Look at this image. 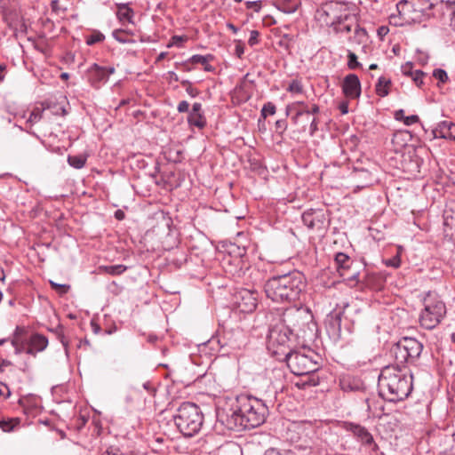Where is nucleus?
<instances>
[{"label": "nucleus", "instance_id": "1", "mask_svg": "<svg viewBox=\"0 0 455 455\" xmlns=\"http://www.w3.org/2000/svg\"><path fill=\"white\" fill-rule=\"evenodd\" d=\"M306 287L303 275L299 271L275 275L264 285L268 299L276 303H291L299 299Z\"/></svg>", "mask_w": 455, "mask_h": 455}, {"label": "nucleus", "instance_id": "2", "mask_svg": "<svg viewBox=\"0 0 455 455\" xmlns=\"http://www.w3.org/2000/svg\"><path fill=\"white\" fill-rule=\"evenodd\" d=\"M378 387L384 399L393 403L403 401L412 390V376L403 372L399 365H388L381 370Z\"/></svg>", "mask_w": 455, "mask_h": 455}, {"label": "nucleus", "instance_id": "3", "mask_svg": "<svg viewBox=\"0 0 455 455\" xmlns=\"http://www.w3.org/2000/svg\"><path fill=\"white\" fill-rule=\"evenodd\" d=\"M236 402V408L231 415L234 425H229V428L251 429L265 422L268 407L261 399L242 395L237 396Z\"/></svg>", "mask_w": 455, "mask_h": 455}, {"label": "nucleus", "instance_id": "4", "mask_svg": "<svg viewBox=\"0 0 455 455\" xmlns=\"http://www.w3.org/2000/svg\"><path fill=\"white\" fill-rule=\"evenodd\" d=\"M319 27L341 26V28H359L356 9L355 6L342 2H328L321 5L315 14Z\"/></svg>", "mask_w": 455, "mask_h": 455}, {"label": "nucleus", "instance_id": "5", "mask_svg": "<svg viewBox=\"0 0 455 455\" xmlns=\"http://www.w3.org/2000/svg\"><path fill=\"white\" fill-rule=\"evenodd\" d=\"M280 323L297 339L303 341H312L317 336V324L314 321L311 310L307 307L286 308Z\"/></svg>", "mask_w": 455, "mask_h": 455}, {"label": "nucleus", "instance_id": "6", "mask_svg": "<svg viewBox=\"0 0 455 455\" xmlns=\"http://www.w3.org/2000/svg\"><path fill=\"white\" fill-rule=\"evenodd\" d=\"M319 355L310 348L303 347L299 350H292L283 362H286L291 371L295 375H309L301 382V387H315L319 384V379L313 375L318 369Z\"/></svg>", "mask_w": 455, "mask_h": 455}, {"label": "nucleus", "instance_id": "7", "mask_svg": "<svg viewBox=\"0 0 455 455\" xmlns=\"http://www.w3.org/2000/svg\"><path fill=\"white\" fill-rule=\"evenodd\" d=\"M174 424L179 431L187 437L197 434L204 422V415L196 403L186 402L180 404L173 416Z\"/></svg>", "mask_w": 455, "mask_h": 455}, {"label": "nucleus", "instance_id": "8", "mask_svg": "<svg viewBox=\"0 0 455 455\" xmlns=\"http://www.w3.org/2000/svg\"><path fill=\"white\" fill-rule=\"evenodd\" d=\"M423 309L419 317V324L427 330L435 329L446 315V306L440 297L428 291L423 298Z\"/></svg>", "mask_w": 455, "mask_h": 455}, {"label": "nucleus", "instance_id": "9", "mask_svg": "<svg viewBox=\"0 0 455 455\" xmlns=\"http://www.w3.org/2000/svg\"><path fill=\"white\" fill-rule=\"evenodd\" d=\"M293 334L288 331L281 323L273 325L267 334V347L269 353L283 362L292 351L291 337Z\"/></svg>", "mask_w": 455, "mask_h": 455}, {"label": "nucleus", "instance_id": "10", "mask_svg": "<svg viewBox=\"0 0 455 455\" xmlns=\"http://www.w3.org/2000/svg\"><path fill=\"white\" fill-rule=\"evenodd\" d=\"M423 345L419 340L411 337L400 339L392 348V354L399 366L414 363L421 355Z\"/></svg>", "mask_w": 455, "mask_h": 455}, {"label": "nucleus", "instance_id": "11", "mask_svg": "<svg viewBox=\"0 0 455 455\" xmlns=\"http://www.w3.org/2000/svg\"><path fill=\"white\" fill-rule=\"evenodd\" d=\"M398 16H392L390 23L393 26H411L421 17V12L417 9V4L412 0H401L396 4Z\"/></svg>", "mask_w": 455, "mask_h": 455}, {"label": "nucleus", "instance_id": "12", "mask_svg": "<svg viewBox=\"0 0 455 455\" xmlns=\"http://www.w3.org/2000/svg\"><path fill=\"white\" fill-rule=\"evenodd\" d=\"M20 328L17 327L14 334V338L12 339V345L14 347L15 354L25 352L28 355L35 356L36 353L44 350L48 345V339L45 336L41 334H35L31 337L29 343L27 347H24L20 344L18 339V332Z\"/></svg>", "mask_w": 455, "mask_h": 455}, {"label": "nucleus", "instance_id": "13", "mask_svg": "<svg viewBox=\"0 0 455 455\" xmlns=\"http://www.w3.org/2000/svg\"><path fill=\"white\" fill-rule=\"evenodd\" d=\"M234 305L242 313L253 312L258 305V292L249 289L236 291L234 294Z\"/></svg>", "mask_w": 455, "mask_h": 455}, {"label": "nucleus", "instance_id": "14", "mask_svg": "<svg viewBox=\"0 0 455 455\" xmlns=\"http://www.w3.org/2000/svg\"><path fill=\"white\" fill-rule=\"evenodd\" d=\"M302 221L308 229L323 230L325 228V214L322 210L310 209L302 214Z\"/></svg>", "mask_w": 455, "mask_h": 455}, {"label": "nucleus", "instance_id": "15", "mask_svg": "<svg viewBox=\"0 0 455 455\" xmlns=\"http://www.w3.org/2000/svg\"><path fill=\"white\" fill-rule=\"evenodd\" d=\"M342 92L348 99H357L361 95V83L355 74L347 75L342 82Z\"/></svg>", "mask_w": 455, "mask_h": 455}, {"label": "nucleus", "instance_id": "16", "mask_svg": "<svg viewBox=\"0 0 455 455\" xmlns=\"http://www.w3.org/2000/svg\"><path fill=\"white\" fill-rule=\"evenodd\" d=\"M343 315L344 312L341 309H334L327 315L325 326L330 335L339 337Z\"/></svg>", "mask_w": 455, "mask_h": 455}, {"label": "nucleus", "instance_id": "17", "mask_svg": "<svg viewBox=\"0 0 455 455\" xmlns=\"http://www.w3.org/2000/svg\"><path fill=\"white\" fill-rule=\"evenodd\" d=\"M435 139L455 140V124L451 121H443L432 130Z\"/></svg>", "mask_w": 455, "mask_h": 455}, {"label": "nucleus", "instance_id": "18", "mask_svg": "<svg viewBox=\"0 0 455 455\" xmlns=\"http://www.w3.org/2000/svg\"><path fill=\"white\" fill-rule=\"evenodd\" d=\"M344 427L346 430L353 433V435L356 436L363 443H373V437L371 434L364 427L352 422H346Z\"/></svg>", "mask_w": 455, "mask_h": 455}, {"label": "nucleus", "instance_id": "19", "mask_svg": "<svg viewBox=\"0 0 455 455\" xmlns=\"http://www.w3.org/2000/svg\"><path fill=\"white\" fill-rule=\"evenodd\" d=\"M320 108L318 105L314 104L311 108V109H308L307 108H304L303 109H296V113L291 116V122L294 125L299 127V132H306L307 131V125L306 124H302V118L304 116H307L308 119V116L310 115L317 114L319 113Z\"/></svg>", "mask_w": 455, "mask_h": 455}, {"label": "nucleus", "instance_id": "20", "mask_svg": "<svg viewBox=\"0 0 455 455\" xmlns=\"http://www.w3.org/2000/svg\"><path fill=\"white\" fill-rule=\"evenodd\" d=\"M116 7V16L123 26L136 25L134 12L128 4H118Z\"/></svg>", "mask_w": 455, "mask_h": 455}, {"label": "nucleus", "instance_id": "21", "mask_svg": "<svg viewBox=\"0 0 455 455\" xmlns=\"http://www.w3.org/2000/svg\"><path fill=\"white\" fill-rule=\"evenodd\" d=\"M334 262L339 275H346L347 270H352V266L355 265V261L343 252L335 255Z\"/></svg>", "mask_w": 455, "mask_h": 455}, {"label": "nucleus", "instance_id": "22", "mask_svg": "<svg viewBox=\"0 0 455 455\" xmlns=\"http://www.w3.org/2000/svg\"><path fill=\"white\" fill-rule=\"evenodd\" d=\"M90 79L92 83L97 84L106 82L108 80V70L106 68L93 64L89 69Z\"/></svg>", "mask_w": 455, "mask_h": 455}, {"label": "nucleus", "instance_id": "23", "mask_svg": "<svg viewBox=\"0 0 455 455\" xmlns=\"http://www.w3.org/2000/svg\"><path fill=\"white\" fill-rule=\"evenodd\" d=\"M112 36L121 44H133L137 42L134 34L131 33L130 30H113Z\"/></svg>", "mask_w": 455, "mask_h": 455}, {"label": "nucleus", "instance_id": "24", "mask_svg": "<svg viewBox=\"0 0 455 455\" xmlns=\"http://www.w3.org/2000/svg\"><path fill=\"white\" fill-rule=\"evenodd\" d=\"M213 60V56L211 55V54H208V55H199V54H195L193 55L189 60L188 61L193 63V64H201L204 66V69L207 72H212L214 70V68L209 64V61L210 60Z\"/></svg>", "mask_w": 455, "mask_h": 455}, {"label": "nucleus", "instance_id": "25", "mask_svg": "<svg viewBox=\"0 0 455 455\" xmlns=\"http://www.w3.org/2000/svg\"><path fill=\"white\" fill-rule=\"evenodd\" d=\"M391 80L385 76H380L376 84L375 91L379 97H386L389 93Z\"/></svg>", "mask_w": 455, "mask_h": 455}, {"label": "nucleus", "instance_id": "26", "mask_svg": "<svg viewBox=\"0 0 455 455\" xmlns=\"http://www.w3.org/2000/svg\"><path fill=\"white\" fill-rule=\"evenodd\" d=\"M20 420L18 418L12 419H0V428L4 432L13 431L16 427L20 425Z\"/></svg>", "mask_w": 455, "mask_h": 455}, {"label": "nucleus", "instance_id": "27", "mask_svg": "<svg viewBox=\"0 0 455 455\" xmlns=\"http://www.w3.org/2000/svg\"><path fill=\"white\" fill-rule=\"evenodd\" d=\"M188 122L190 125L203 129L206 125V120L203 114H189Z\"/></svg>", "mask_w": 455, "mask_h": 455}, {"label": "nucleus", "instance_id": "28", "mask_svg": "<svg viewBox=\"0 0 455 455\" xmlns=\"http://www.w3.org/2000/svg\"><path fill=\"white\" fill-rule=\"evenodd\" d=\"M100 269L108 275H118L123 274L126 269V266L118 264V265H110V266H103L100 267Z\"/></svg>", "mask_w": 455, "mask_h": 455}, {"label": "nucleus", "instance_id": "29", "mask_svg": "<svg viewBox=\"0 0 455 455\" xmlns=\"http://www.w3.org/2000/svg\"><path fill=\"white\" fill-rule=\"evenodd\" d=\"M86 156H68V163L70 166L76 169H81L85 165Z\"/></svg>", "mask_w": 455, "mask_h": 455}, {"label": "nucleus", "instance_id": "30", "mask_svg": "<svg viewBox=\"0 0 455 455\" xmlns=\"http://www.w3.org/2000/svg\"><path fill=\"white\" fill-rule=\"evenodd\" d=\"M341 277L345 281H347L350 283L351 285H353L352 283H358V276H359V270L356 267V264L352 266V270H347L346 275H340Z\"/></svg>", "mask_w": 455, "mask_h": 455}, {"label": "nucleus", "instance_id": "31", "mask_svg": "<svg viewBox=\"0 0 455 455\" xmlns=\"http://www.w3.org/2000/svg\"><path fill=\"white\" fill-rule=\"evenodd\" d=\"M280 4H282V8L283 12L291 13L294 12L298 6H299V1L298 0H279Z\"/></svg>", "mask_w": 455, "mask_h": 455}, {"label": "nucleus", "instance_id": "32", "mask_svg": "<svg viewBox=\"0 0 455 455\" xmlns=\"http://www.w3.org/2000/svg\"><path fill=\"white\" fill-rule=\"evenodd\" d=\"M286 90L291 93L299 94L303 92V86L299 80H292Z\"/></svg>", "mask_w": 455, "mask_h": 455}, {"label": "nucleus", "instance_id": "33", "mask_svg": "<svg viewBox=\"0 0 455 455\" xmlns=\"http://www.w3.org/2000/svg\"><path fill=\"white\" fill-rule=\"evenodd\" d=\"M347 59V67L349 69H355L361 67V63L357 60V56L353 52L348 51Z\"/></svg>", "mask_w": 455, "mask_h": 455}, {"label": "nucleus", "instance_id": "34", "mask_svg": "<svg viewBox=\"0 0 455 455\" xmlns=\"http://www.w3.org/2000/svg\"><path fill=\"white\" fill-rule=\"evenodd\" d=\"M414 3L417 4V7L422 12L426 10H431L435 4L431 0H412Z\"/></svg>", "mask_w": 455, "mask_h": 455}, {"label": "nucleus", "instance_id": "35", "mask_svg": "<svg viewBox=\"0 0 455 455\" xmlns=\"http://www.w3.org/2000/svg\"><path fill=\"white\" fill-rule=\"evenodd\" d=\"M104 38H105L104 35L101 34L100 31H98V32L86 37V44L88 45H93L97 43L103 41Z\"/></svg>", "mask_w": 455, "mask_h": 455}, {"label": "nucleus", "instance_id": "36", "mask_svg": "<svg viewBox=\"0 0 455 455\" xmlns=\"http://www.w3.org/2000/svg\"><path fill=\"white\" fill-rule=\"evenodd\" d=\"M433 76L436 78L439 82L444 84L448 81L449 77L444 69L436 68L433 72Z\"/></svg>", "mask_w": 455, "mask_h": 455}, {"label": "nucleus", "instance_id": "37", "mask_svg": "<svg viewBox=\"0 0 455 455\" xmlns=\"http://www.w3.org/2000/svg\"><path fill=\"white\" fill-rule=\"evenodd\" d=\"M275 113V106L272 102L266 103L261 109V116L266 118L268 115L272 116Z\"/></svg>", "mask_w": 455, "mask_h": 455}, {"label": "nucleus", "instance_id": "38", "mask_svg": "<svg viewBox=\"0 0 455 455\" xmlns=\"http://www.w3.org/2000/svg\"><path fill=\"white\" fill-rule=\"evenodd\" d=\"M304 108H307L304 101H297L291 105H288L286 108V116H289L291 112L296 113V109H303Z\"/></svg>", "mask_w": 455, "mask_h": 455}, {"label": "nucleus", "instance_id": "39", "mask_svg": "<svg viewBox=\"0 0 455 455\" xmlns=\"http://www.w3.org/2000/svg\"><path fill=\"white\" fill-rule=\"evenodd\" d=\"M28 40L32 41L34 47L37 49L38 51L44 52L46 50V44L44 40L42 38V36H39L38 40H35L31 38V36H28Z\"/></svg>", "mask_w": 455, "mask_h": 455}, {"label": "nucleus", "instance_id": "40", "mask_svg": "<svg viewBox=\"0 0 455 455\" xmlns=\"http://www.w3.org/2000/svg\"><path fill=\"white\" fill-rule=\"evenodd\" d=\"M424 76L425 73L422 70L417 69L414 71L413 76H411V77L418 87H421V85L423 84Z\"/></svg>", "mask_w": 455, "mask_h": 455}, {"label": "nucleus", "instance_id": "41", "mask_svg": "<svg viewBox=\"0 0 455 455\" xmlns=\"http://www.w3.org/2000/svg\"><path fill=\"white\" fill-rule=\"evenodd\" d=\"M50 284L52 289L59 291L60 294L67 293L70 289V285H68V284H60V283H57L53 281H50Z\"/></svg>", "mask_w": 455, "mask_h": 455}, {"label": "nucleus", "instance_id": "42", "mask_svg": "<svg viewBox=\"0 0 455 455\" xmlns=\"http://www.w3.org/2000/svg\"><path fill=\"white\" fill-rule=\"evenodd\" d=\"M187 38L185 36H174L172 37L171 41L167 44V47L168 48H171L172 46L181 47L182 46V43Z\"/></svg>", "mask_w": 455, "mask_h": 455}, {"label": "nucleus", "instance_id": "43", "mask_svg": "<svg viewBox=\"0 0 455 455\" xmlns=\"http://www.w3.org/2000/svg\"><path fill=\"white\" fill-rule=\"evenodd\" d=\"M385 264L387 267H392L395 268H397L401 265V259L399 253H397L395 256H394L392 259H387Z\"/></svg>", "mask_w": 455, "mask_h": 455}, {"label": "nucleus", "instance_id": "44", "mask_svg": "<svg viewBox=\"0 0 455 455\" xmlns=\"http://www.w3.org/2000/svg\"><path fill=\"white\" fill-rule=\"evenodd\" d=\"M401 71L403 76H411L415 70H413V65L411 62H407L401 67Z\"/></svg>", "mask_w": 455, "mask_h": 455}, {"label": "nucleus", "instance_id": "45", "mask_svg": "<svg viewBox=\"0 0 455 455\" xmlns=\"http://www.w3.org/2000/svg\"><path fill=\"white\" fill-rule=\"evenodd\" d=\"M42 119V111L39 109L33 110L28 119V123L35 124Z\"/></svg>", "mask_w": 455, "mask_h": 455}, {"label": "nucleus", "instance_id": "46", "mask_svg": "<svg viewBox=\"0 0 455 455\" xmlns=\"http://www.w3.org/2000/svg\"><path fill=\"white\" fill-rule=\"evenodd\" d=\"M11 395V391L7 385L0 383V397L8 398Z\"/></svg>", "mask_w": 455, "mask_h": 455}, {"label": "nucleus", "instance_id": "47", "mask_svg": "<svg viewBox=\"0 0 455 455\" xmlns=\"http://www.w3.org/2000/svg\"><path fill=\"white\" fill-rule=\"evenodd\" d=\"M419 121V118L417 115H411L409 116H405L403 123L405 125H411L415 123H418Z\"/></svg>", "mask_w": 455, "mask_h": 455}, {"label": "nucleus", "instance_id": "48", "mask_svg": "<svg viewBox=\"0 0 455 455\" xmlns=\"http://www.w3.org/2000/svg\"><path fill=\"white\" fill-rule=\"evenodd\" d=\"M318 130V119L314 117L309 125V133L311 136H313L315 132Z\"/></svg>", "mask_w": 455, "mask_h": 455}, {"label": "nucleus", "instance_id": "49", "mask_svg": "<svg viewBox=\"0 0 455 455\" xmlns=\"http://www.w3.org/2000/svg\"><path fill=\"white\" fill-rule=\"evenodd\" d=\"M258 36H259L258 30H251L250 38L248 40V43L251 46H253L258 44Z\"/></svg>", "mask_w": 455, "mask_h": 455}, {"label": "nucleus", "instance_id": "50", "mask_svg": "<svg viewBox=\"0 0 455 455\" xmlns=\"http://www.w3.org/2000/svg\"><path fill=\"white\" fill-rule=\"evenodd\" d=\"M189 108V103L187 100H182L178 104L177 110L180 113L188 112Z\"/></svg>", "mask_w": 455, "mask_h": 455}, {"label": "nucleus", "instance_id": "51", "mask_svg": "<svg viewBox=\"0 0 455 455\" xmlns=\"http://www.w3.org/2000/svg\"><path fill=\"white\" fill-rule=\"evenodd\" d=\"M235 53L238 58H242L243 54L244 53V47L242 43L236 44L235 48Z\"/></svg>", "mask_w": 455, "mask_h": 455}, {"label": "nucleus", "instance_id": "52", "mask_svg": "<svg viewBox=\"0 0 455 455\" xmlns=\"http://www.w3.org/2000/svg\"><path fill=\"white\" fill-rule=\"evenodd\" d=\"M265 455H294V454L291 451L280 452L276 450L272 449V450L267 451Z\"/></svg>", "mask_w": 455, "mask_h": 455}, {"label": "nucleus", "instance_id": "53", "mask_svg": "<svg viewBox=\"0 0 455 455\" xmlns=\"http://www.w3.org/2000/svg\"><path fill=\"white\" fill-rule=\"evenodd\" d=\"M189 114H203L202 104L199 102H195L192 106V111Z\"/></svg>", "mask_w": 455, "mask_h": 455}, {"label": "nucleus", "instance_id": "54", "mask_svg": "<svg viewBox=\"0 0 455 455\" xmlns=\"http://www.w3.org/2000/svg\"><path fill=\"white\" fill-rule=\"evenodd\" d=\"M187 92L193 98L196 97L199 94V91L196 88L192 87V85H189L186 88Z\"/></svg>", "mask_w": 455, "mask_h": 455}, {"label": "nucleus", "instance_id": "55", "mask_svg": "<svg viewBox=\"0 0 455 455\" xmlns=\"http://www.w3.org/2000/svg\"><path fill=\"white\" fill-rule=\"evenodd\" d=\"M102 455H120V451L117 448L110 447Z\"/></svg>", "mask_w": 455, "mask_h": 455}, {"label": "nucleus", "instance_id": "56", "mask_svg": "<svg viewBox=\"0 0 455 455\" xmlns=\"http://www.w3.org/2000/svg\"><path fill=\"white\" fill-rule=\"evenodd\" d=\"M275 127H276V129L282 130L283 132L287 128L286 122L284 120H277L275 122Z\"/></svg>", "mask_w": 455, "mask_h": 455}, {"label": "nucleus", "instance_id": "57", "mask_svg": "<svg viewBox=\"0 0 455 455\" xmlns=\"http://www.w3.org/2000/svg\"><path fill=\"white\" fill-rule=\"evenodd\" d=\"M12 365V363L8 360H2L0 362V371L3 372L5 369V367H8Z\"/></svg>", "mask_w": 455, "mask_h": 455}, {"label": "nucleus", "instance_id": "58", "mask_svg": "<svg viewBox=\"0 0 455 455\" xmlns=\"http://www.w3.org/2000/svg\"><path fill=\"white\" fill-rule=\"evenodd\" d=\"M446 3L452 8V14H453V22L455 25V0H445Z\"/></svg>", "mask_w": 455, "mask_h": 455}, {"label": "nucleus", "instance_id": "59", "mask_svg": "<svg viewBox=\"0 0 455 455\" xmlns=\"http://www.w3.org/2000/svg\"><path fill=\"white\" fill-rule=\"evenodd\" d=\"M59 339H60L61 344L63 345V347L65 348H67L68 347V341L67 340V339L64 336V334L63 333H59Z\"/></svg>", "mask_w": 455, "mask_h": 455}, {"label": "nucleus", "instance_id": "60", "mask_svg": "<svg viewBox=\"0 0 455 455\" xmlns=\"http://www.w3.org/2000/svg\"><path fill=\"white\" fill-rule=\"evenodd\" d=\"M395 116L396 120H401V119L404 120V117H405L404 116V111L403 109L397 110L395 112Z\"/></svg>", "mask_w": 455, "mask_h": 455}, {"label": "nucleus", "instance_id": "61", "mask_svg": "<svg viewBox=\"0 0 455 455\" xmlns=\"http://www.w3.org/2000/svg\"><path fill=\"white\" fill-rule=\"evenodd\" d=\"M339 110H340V112L343 115L347 114L348 112V106H347V103H341L339 105Z\"/></svg>", "mask_w": 455, "mask_h": 455}, {"label": "nucleus", "instance_id": "62", "mask_svg": "<svg viewBox=\"0 0 455 455\" xmlns=\"http://www.w3.org/2000/svg\"><path fill=\"white\" fill-rule=\"evenodd\" d=\"M91 324H92V327L93 329L94 333H96V334L99 333L100 331V327L97 323H95L94 322H92Z\"/></svg>", "mask_w": 455, "mask_h": 455}, {"label": "nucleus", "instance_id": "63", "mask_svg": "<svg viewBox=\"0 0 455 455\" xmlns=\"http://www.w3.org/2000/svg\"><path fill=\"white\" fill-rule=\"evenodd\" d=\"M166 56H167V52H161V53L157 56V58H156V61H157V62L162 61L163 60H164V59H165V57H166Z\"/></svg>", "mask_w": 455, "mask_h": 455}, {"label": "nucleus", "instance_id": "64", "mask_svg": "<svg viewBox=\"0 0 455 455\" xmlns=\"http://www.w3.org/2000/svg\"><path fill=\"white\" fill-rule=\"evenodd\" d=\"M389 30H377L379 36L383 39V37L387 34Z\"/></svg>", "mask_w": 455, "mask_h": 455}]
</instances>
